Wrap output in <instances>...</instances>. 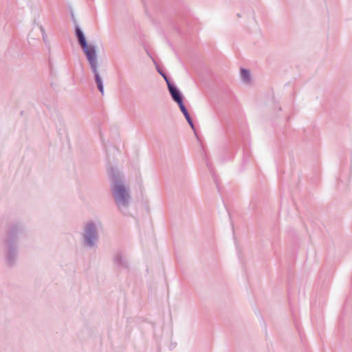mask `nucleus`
<instances>
[{
	"label": "nucleus",
	"instance_id": "3",
	"mask_svg": "<svg viewBox=\"0 0 352 352\" xmlns=\"http://www.w3.org/2000/svg\"><path fill=\"white\" fill-rule=\"evenodd\" d=\"M99 227H101L100 221H89L84 225L81 234L82 245L84 248L92 250L98 247L100 239L98 230Z\"/></svg>",
	"mask_w": 352,
	"mask_h": 352
},
{
	"label": "nucleus",
	"instance_id": "15",
	"mask_svg": "<svg viewBox=\"0 0 352 352\" xmlns=\"http://www.w3.org/2000/svg\"><path fill=\"white\" fill-rule=\"evenodd\" d=\"M157 72L160 74V75L164 78V80L166 82V80L168 81H171L170 80V78H168V76L165 74L163 72H162L160 69L157 68Z\"/></svg>",
	"mask_w": 352,
	"mask_h": 352
},
{
	"label": "nucleus",
	"instance_id": "9",
	"mask_svg": "<svg viewBox=\"0 0 352 352\" xmlns=\"http://www.w3.org/2000/svg\"><path fill=\"white\" fill-rule=\"evenodd\" d=\"M179 107V109L180 111L182 112L183 115L184 116V117H187L188 116L190 115V113H188V111L187 109V108L186 107L185 104L184 102L182 103V104H178Z\"/></svg>",
	"mask_w": 352,
	"mask_h": 352
},
{
	"label": "nucleus",
	"instance_id": "11",
	"mask_svg": "<svg viewBox=\"0 0 352 352\" xmlns=\"http://www.w3.org/2000/svg\"><path fill=\"white\" fill-rule=\"evenodd\" d=\"M186 120H187L188 124L190 125V128L195 131V124L193 123L192 119L190 117V115L188 116L187 117H185Z\"/></svg>",
	"mask_w": 352,
	"mask_h": 352
},
{
	"label": "nucleus",
	"instance_id": "6",
	"mask_svg": "<svg viewBox=\"0 0 352 352\" xmlns=\"http://www.w3.org/2000/svg\"><path fill=\"white\" fill-rule=\"evenodd\" d=\"M113 262L119 270H128L129 268V261L125 254L121 250L115 251L113 256Z\"/></svg>",
	"mask_w": 352,
	"mask_h": 352
},
{
	"label": "nucleus",
	"instance_id": "10",
	"mask_svg": "<svg viewBox=\"0 0 352 352\" xmlns=\"http://www.w3.org/2000/svg\"><path fill=\"white\" fill-rule=\"evenodd\" d=\"M186 120H187L188 124L190 125V128L195 131V124L193 123L192 119L190 117V115L188 116L187 117H185Z\"/></svg>",
	"mask_w": 352,
	"mask_h": 352
},
{
	"label": "nucleus",
	"instance_id": "7",
	"mask_svg": "<svg viewBox=\"0 0 352 352\" xmlns=\"http://www.w3.org/2000/svg\"><path fill=\"white\" fill-rule=\"evenodd\" d=\"M166 84L173 100L177 104H182V103L184 102V96L180 90L172 81H168L166 80Z\"/></svg>",
	"mask_w": 352,
	"mask_h": 352
},
{
	"label": "nucleus",
	"instance_id": "12",
	"mask_svg": "<svg viewBox=\"0 0 352 352\" xmlns=\"http://www.w3.org/2000/svg\"><path fill=\"white\" fill-rule=\"evenodd\" d=\"M186 120H187L188 124L190 125V128L195 131V124L193 123L192 119L190 117V115L188 116L187 117H185Z\"/></svg>",
	"mask_w": 352,
	"mask_h": 352
},
{
	"label": "nucleus",
	"instance_id": "14",
	"mask_svg": "<svg viewBox=\"0 0 352 352\" xmlns=\"http://www.w3.org/2000/svg\"><path fill=\"white\" fill-rule=\"evenodd\" d=\"M206 164H207L208 168L210 169V173L212 174V177H213L214 181V182H215V184L217 185V188L219 189V184H218V182H217V179L215 175L212 173V168L210 166V164L208 162H206Z\"/></svg>",
	"mask_w": 352,
	"mask_h": 352
},
{
	"label": "nucleus",
	"instance_id": "8",
	"mask_svg": "<svg viewBox=\"0 0 352 352\" xmlns=\"http://www.w3.org/2000/svg\"><path fill=\"white\" fill-rule=\"evenodd\" d=\"M241 77L243 81L245 82H248L250 81L251 75L250 72L248 69L241 68Z\"/></svg>",
	"mask_w": 352,
	"mask_h": 352
},
{
	"label": "nucleus",
	"instance_id": "1",
	"mask_svg": "<svg viewBox=\"0 0 352 352\" xmlns=\"http://www.w3.org/2000/svg\"><path fill=\"white\" fill-rule=\"evenodd\" d=\"M107 172L110 189L116 206L122 214L128 216L130 214L129 206L132 201L130 187L126 184L123 173L116 167H109Z\"/></svg>",
	"mask_w": 352,
	"mask_h": 352
},
{
	"label": "nucleus",
	"instance_id": "5",
	"mask_svg": "<svg viewBox=\"0 0 352 352\" xmlns=\"http://www.w3.org/2000/svg\"><path fill=\"white\" fill-rule=\"evenodd\" d=\"M6 245V261L10 266L15 264L19 253L18 244L5 243Z\"/></svg>",
	"mask_w": 352,
	"mask_h": 352
},
{
	"label": "nucleus",
	"instance_id": "16",
	"mask_svg": "<svg viewBox=\"0 0 352 352\" xmlns=\"http://www.w3.org/2000/svg\"><path fill=\"white\" fill-rule=\"evenodd\" d=\"M103 148H104V151L106 152V155H107L106 157H107V160L108 164L110 165V157L107 153L108 148H107V146L104 143H103Z\"/></svg>",
	"mask_w": 352,
	"mask_h": 352
},
{
	"label": "nucleus",
	"instance_id": "13",
	"mask_svg": "<svg viewBox=\"0 0 352 352\" xmlns=\"http://www.w3.org/2000/svg\"><path fill=\"white\" fill-rule=\"evenodd\" d=\"M40 29L42 32L43 40L44 43H45V45H47L48 44L47 36L44 30V28L42 26L40 27Z\"/></svg>",
	"mask_w": 352,
	"mask_h": 352
},
{
	"label": "nucleus",
	"instance_id": "4",
	"mask_svg": "<svg viewBox=\"0 0 352 352\" xmlns=\"http://www.w3.org/2000/svg\"><path fill=\"white\" fill-rule=\"evenodd\" d=\"M23 225L19 221L11 223L7 229L5 243L18 244L19 239L24 235Z\"/></svg>",
	"mask_w": 352,
	"mask_h": 352
},
{
	"label": "nucleus",
	"instance_id": "2",
	"mask_svg": "<svg viewBox=\"0 0 352 352\" xmlns=\"http://www.w3.org/2000/svg\"><path fill=\"white\" fill-rule=\"evenodd\" d=\"M75 35L78 40V43L80 46L87 60L90 65L91 69L94 75V80L97 85L99 91L104 95L103 80L100 77L98 71V59L96 47L95 45L88 44L86 36L82 29L76 25L75 26Z\"/></svg>",
	"mask_w": 352,
	"mask_h": 352
}]
</instances>
